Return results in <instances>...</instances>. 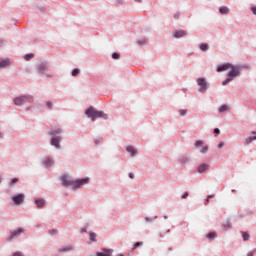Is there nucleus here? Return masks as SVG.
<instances>
[{
    "mask_svg": "<svg viewBox=\"0 0 256 256\" xmlns=\"http://www.w3.org/2000/svg\"><path fill=\"white\" fill-rule=\"evenodd\" d=\"M230 69L228 73V78L222 82V85H227L228 83H231L233 81V77H238V75L241 74V66H235L233 64H223L222 66L217 68L218 73H221L223 71H227Z\"/></svg>",
    "mask_w": 256,
    "mask_h": 256,
    "instance_id": "nucleus-1",
    "label": "nucleus"
},
{
    "mask_svg": "<svg viewBox=\"0 0 256 256\" xmlns=\"http://www.w3.org/2000/svg\"><path fill=\"white\" fill-rule=\"evenodd\" d=\"M61 181L64 187L72 186L75 191L80 187H83V185H87V183H89V178H83L79 180H69L67 176H62Z\"/></svg>",
    "mask_w": 256,
    "mask_h": 256,
    "instance_id": "nucleus-2",
    "label": "nucleus"
},
{
    "mask_svg": "<svg viewBox=\"0 0 256 256\" xmlns=\"http://www.w3.org/2000/svg\"><path fill=\"white\" fill-rule=\"evenodd\" d=\"M86 115L91 119V121H95L97 119H108L107 114H105L103 111L96 110L93 107H90L86 110Z\"/></svg>",
    "mask_w": 256,
    "mask_h": 256,
    "instance_id": "nucleus-3",
    "label": "nucleus"
},
{
    "mask_svg": "<svg viewBox=\"0 0 256 256\" xmlns=\"http://www.w3.org/2000/svg\"><path fill=\"white\" fill-rule=\"evenodd\" d=\"M25 103H33L32 96L25 95L14 98V105H18V107L25 105Z\"/></svg>",
    "mask_w": 256,
    "mask_h": 256,
    "instance_id": "nucleus-4",
    "label": "nucleus"
},
{
    "mask_svg": "<svg viewBox=\"0 0 256 256\" xmlns=\"http://www.w3.org/2000/svg\"><path fill=\"white\" fill-rule=\"evenodd\" d=\"M197 84L200 87V93H205V91H207V81H205V78H198Z\"/></svg>",
    "mask_w": 256,
    "mask_h": 256,
    "instance_id": "nucleus-5",
    "label": "nucleus"
},
{
    "mask_svg": "<svg viewBox=\"0 0 256 256\" xmlns=\"http://www.w3.org/2000/svg\"><path fill=\"white\" fill-rule=\"evenodd\" d=\"M12 201L15 205H21L25 201V194H17L12 196Z\"/></svg>",
    "mask_w": 256,
    "mask_h": 256,
    "instance_id": "nucleus-6",
    "label": "nucleus"
},
{
    "mask_svg": "<svg viewBox=\"0 0 256 256\" xmlns=\"http://www.w3.org/2000/svg\"><path fill=\"white\" fill-rule=\"evenodd\" d=\"M21 233H23L22 228H19L18 230L12 232L10 237L8 238V241H13V239H15V237H19V235H21Z\"/></svg>",
    "mask_w": 256,
    "mask_h": 256,
    "instance_id": "nucleus-7",
    "label": "nucleus"
},
{
    "mask_svg": "<svg viewBox=\"0 0 256 256\" xmlns=\"http://www.w3.org/2000/svg\"><path fill=\"white\" fill-rule=\"evenodd\" d=\"M175 39H181V37H185V35H187V33L185 32V30H176L173 33Z\"/></svg>",
    "mask_w": 256,
    "mask_h": 256,
    "instance_id": "nucleus-8",
    "label": "nucleus"
},
{
    "mask_svg": "<svg viewBox=\"0 0 256 256\" xmlns=\"http://www.w3.org/2000/svg\"><path fill=\"white\" fill-rule=\"evenodd\" d=\"M60 143H61V140H59V138L52 137L51 145H53V147H56V149H61Z\"/></svg>",
    "mask_w": 256,
    "mask_h": 256,
    "instance_id": "nucleus-9",
    "label": "nucleus"
},
{
    "mask_svg": "<svg viewBox=\"0 0 256 256\" xmlns=\"http://www.w3.org/2000/svg\"><path fill=\"white\" fill-rule=\"evenodd\" d=\"M38 71L40 75H45V71H47V64L41 63L38 65Z\"/></svg>",
    "mask_w": 256,
    "mask_h": 256,
    "instance_id": "nucleus-10",
    "label": "nucleus"
},
{
    "mask_svg": "<svg viewBox=\"0 0 256 256\" xmlns=\"http://www.w3.org/2000/svg\"><path fill=\"white\" fill-rule=\"evenodd\" d=\"M11 65V62L9 59H4L0 61V69H5L6 67H9Z\"/></svg>",
    "mask_w": 256,
    "mask_h": 256,
    "instance_id": "nucleus-11",
    "label": "nucleus"
},
{
    "mask_svg": "<svg viewBox=\"0 0 256 256\" xmlns=\"http://www.w3.org/2000/svg\"><path fill=\"white\" fill-rule=\"evenodd\" d=\"M207 169H209V165H207V164H201V165L198 167V172H200V173H205V171H207Z\"/></svg>",
    "mask_w": 256,
    "mask_h": 256,
    "instance_id": "nucleus-12",
    "label": "nucleus"
},
{
    "mask_svg": "<svg viewBox=\"0 0 256 256\" xmlns=\"http://www.w3.org/2000/svg\"><path fill=\"white\" fill-rule=\"evenodd\" d=\"M221 15H229V8L227 6H223L219 9Z\"/></svg>",
    "mask_w": 256,
    "mask_h": 256,
    "instance_id": "nucleus-13",
    "label": "nucleus"
},
{
    "mask_svg": "<svg viewBox=\"0 0 256 256\" xmlns=\"http://www.w3.org/2000/svg\"><path fill=\"white\" fill-rule=\"evenodd\" d=\"M127 151L128 153H131L132 157H135V154L137 153V151L135 150V148H133V146H128Z\"/></svg>",
    "mask_w": 256,
    "mask_h": 256,
    "instance_id": "nucleus-14",
    "label": "nucleus"
},
{
    "mask_svg": "<svg viewBox=\"0 0 256 256\" xmlns=\"http://www.w3.org/2000/svg\"><path fill=\"white\" fill-rule=\"evenodd\" d=\"M218 111H219V113H225V111H229V107L226 104H224V105L220 106Z\"/></svg>",
    "mask_w": 256,
    "mask_h": 256,
    "instance_id": "nucleus-15",
    "label": "nucleus"
},
{
    "mask_svg": "<svg viewBox=\"0 0 256 256\" xmlns=\"http://www.w3.org/2000/svg\"><path fill=\"white\" fill-rule=\"evenodd\" d=\"M200 49L201 51H209V44H205V43L201 44Z\"/></svg>",
    "mask_w": 256,
    "mask_h": 256,
    "instance_id": "nucleus-16",
    "label": "nucleus"
},
{
    "mask_svg": "<svg viewBox=\"0 0 256 256\" xmlns=\"http://www.w3.org/2000/svg\"><path fill=\"white\" fill-rule=\"evenodd\" d=\"M36 205L37 207H43V205H45V200L43 199L36 200Z\"/></svg>",
    "mask_w": 256,
    "mask_h": 256,
    "instance_id": "nucleus-17",
    "label": "nucleus"
},
{
    "mask_svg": "<svg viewBox=\"0 0 256 256\" xmlns=\"http://www.w3.org/2000/svg\"><path fill=\"white\" fill-rule=\"evenodd\" d=\"M57 133H61V129H56V130L50 131L49 135H51L52 137H55Z\"/></svg>",
    "mask_w": 256,
    "mask_h": 256,
    "instance_id": "nucleus-18",
    "label": "nucleus"
},
{
    "mask_svg": "<svg viewBox=\"0 0 256 256\" xmlns=\"http://www.w3.org/2000/svg\"><path fill=\"white\" fill-rule=\"evenodd\" d=\"M44 163L46 167H51L53 165V160L47 158Z\"/></svg>",
    "mask_w": 256,
    "mask_h": 256,
    "instance_id": "nucleus-19",
    "label": "nucleus"
},
{
    "mask_svg": "<svg viewBox=\"0 0 256 256\" xmlns=\"http://www.w3.org/2000/svg\"><path fill=\"white\" fill-rule=\"evenodd\" d=\"M90 240H91V241H97V234L94 233V232H91V233H90Z\"/></svg>",
    "mask_w": 256,
    "mask_h": 256,
    "instance_id": "nucleus-20",
    "label": "nucleus"
},
{
    "mask_svg": "<svg viewBox=\"0 0 256 256\" xmlns=\"http://www.w3.org/2000/svg\"><path fill=\"white\" fill-rule=\"evenodd\" d=\"M35 57V55H33V54H28V55H25L24 56V59L26 60V61H31V59H33Z\"/></svg>",
    "mask_w": 256,
    "mask_h": 256,
    "instance_id": "nucleus-21",
    "label": "nucleus"
},
{
    "mask_svg": "<svg viewBox=\"0 0 256 256\" xmlns=\"http://www.w3.org/2000/svg\"><path fill=\"white\" fill-rule=\"evenodd\" d=\"M15 183H19V179H18V178L12 179V180L9 182V185H10L11 187H13V185H15Z\"/></svg>",
    "mask_w": 256,
    "mask_h": 256,
    "instance_id": "nucleus-22",
    "label": "nucleus"
},
{
    "mask_svg": "<svg viewBox=\"0 0 256 256\" xmlns=\"http://www.w3.org/2000/svg\"><path fill=\"white\" fill-rule=\"evenodd\" d=\"M243 241H249V234L247 232L242 233Z\"/></svg>",
    "mask_w": 256,
    "mask_h": 256,
    "instance_id": "nucleus-23",
    "label": "nucleus"
},
{
    "mask_svg": "<svg viewBox=\"0 0 256 256\" xmlns=\"http://www.w3.org/2000/svg\"><path fill=\"white\" fill-rule=\"evenodd\" d=\"M252 141H254L253 137H248V138L245 139L244 145H249V143H251Z\"/></svg>",
    "mask_w": 256,
    "mask_h": 256,
    "instance_id": "nucleus-24",
    "label": "nucleus"
},
{
    "mask_svg": "<svg viewBox=\"0 0 256 256\" xmlns=\"http://www.w3.org/2000/svg\"><path fill=\"white\" fill-rule=\"evenodd\" d=\"M223 227H224V229H231V222L226 221V222L223 224Z\"/></svg>",
    "mask_w": 256,
    "mask_h": 256,
    "instance_id": "nucleus-25",
    "label": "nucleus"
},
{
    "mask_svg": "<svg viewBox=\"0 0 256 256\" xmlns=\"http://www.w3.org/2000/svg\"><path fill=\"white\" fill-rule=\"evenodd\" d=\"M79 73H81V71H80L79 69H74V70L72 71V76H73V77H77V75H79Z\"/></svg>",
    "mask_w": 256,
    "mask_h": 256,
    "instance_id": "nucleus-26",
    "label": "nucleus"
},
{
    "mask_svg": "<svg viewBox=\"0 0 256 256\" xmlns=\"http://www.w3.org/2000/svg\"><path fill=\"white\" fill-rule=\"evenodd\" d=\"M217 237V234H215V233H213V232H211V233H209L208 235H207V238L208 239H215Z\"/></svg>",
    "mask_w": 256,
    "mask_h": 256,
    "instance_id": "nucleus-27",
    "label": "nucleus"
},
{
    "mask_svg": "<svg viewBox=\"0 0 256 256\" xmlns=\"http://www.w3.org/2000/svg\"><path fill=\"white\" fill-rule=\"evenodd\" d=\"M141 246H143V242H136L134 244L133 251H135V249H137V247H141Z\"/></svg>",
    "mask_w": 256,
    "mask_h": 256,
    "instance_id": "nucleus-28",
    "label": "nucleus"
},
{
    "mask_svg": "<svg viewBox=\"0 0 256 256\" xmlns=\"http://www.w3.org/2000/svg\"><path fill=\"white\" fill-rule=\"evenodd\" d=\"M209 151V146H204L201 150L200 153H207Z\"/></svg>",
    "mask_w": 256,
    "mask_h": 256,
    "instance_id": "nucleus-29",
    "label": "nucleus"
},
{
    "mask_svg": "<svg viewBox=\"0 0 256 256\" xmlns=\"http://www.w3.org/2000/svg\"><path fill=\"white\" fill-rule=\"evenodd\" d=\"M121 55L119 53H113L112 59H120Z\"/></svg>",
    "mask_w": 256,
    "mask_h": 256,
    "instance_id": "nucleus-30",
    "label": "nucleus"
},
{
    "mask_svg": "<svg viewBox=\"0 0 256 256\" xmlns=\"http://www.w3.org/2000/svg\"><path fill=\"white\" fill-rule=\"evenodd\" d=\"M202 145H203V141H201V140H197L195 142V147H201Z\"/></svg>",
    "mask_w": 256,
    "mask_h": 256,
    "instance_id": "nucleus-31",
    "label": "nucleus"
},
{
    "mask_svg": "<svg viewBox=\"0 0 256 256\" xmlns=\"http://www.w3.org/2000/svg\"><path fill=\"white\" fill-rule=\"evenodd\" d=\"M179 114L185 116L187 115V110H179Z\"/></svg>",
    "mask_w": 256,
    "mask_h": 256,
    "instance_id": "nucleus-32",
    "label": "nucleus"
},
{
    "mask_svg": "<svg viewBox=\"0 0 256 256\" xmlns=\"http://www.w3.org/2000/svg\"><path fill=\"white\" fill-rule=\"evenodd\" d=\"M223 147H225V143L220 142V143L218 144V149H223Z\"/></svg>",
    "mask_w": 256,
    "mask_h": 256,
    "instance_id": "nucleus-33",
    "label": "nucleus"
},
{
    "mask_svg": "<svg viewBox=\"0 0 256 256\" xmlns=\"http://www.w3.org/2000/svg\"><path fill=\"white\" fill-rule=\"evenodd\" d=\"M187 197H189V192H185V193L182 195V199H187Z\"/></svg>",
    "mask_w": 256,
    "mask_h": 256,
    "instance_id": "nucleus-34",
    "label": "nucleus"
},
{
    "mask_svg": "<svg viewBox=\"0 0 256 256\" xmlns=\"http://www.w3.org/2000/svg\"><path fill=\"white\" fill-rule=\"evenodd\" d=\"M255 252H256V250H252L247 253V256H253V255H255Z\"/></svg>",
    "mask_w": 256,
    "mask_h": 256,
    "instance_id": "nucleus-35",
    "label": "nucleus"
},
{
    "mask_svg": "<svg viewBox=\"0 0 256 256\" xmlns=\"http://www.w3.org/2000/svg\"><path fill=\"white\" fill-rule=\"evenodd\" d=\"M47 107H48V109H53V103L52 102H48L47 103Z\"/></svg>",
    "mask_w": 256,
    "mask_h": 256,
    "instance_id": "nucleus-36",
    "label": "nucleus"
},
{
    "mask_svg": "<svg viewBox=\"0 0 256 256\" xmlns=\"http://www.w3.org/2000/svg\"><path fill=\"white\" fill-rule=\"evenodd\" d=\"M49 233L50 235H57V230H50Z\"/></svg>",
    "mask_w": 256,
    "mask_h": 256,
    "instance_id": "nucleus-37",
    "label": "nucleus"
},
{
    "mask_svg": "<svg viewBox=\"0 0 256 256\" xmlns=\"http://www.w3.org/2000/svg\"><path fill=\"white\" fill-rule=\"evenodd\" d=\"M251 11H252L253 15H256V6H253V7L251 8Z\"/></svg>",
    "mask_w": 256,
    "mask_h": 256,
    "instance_id": "nucleus-38",
    "label": "nucleus"
},
{
    "mask_svg": "<svg viewBox=\"0 0 256 256\" xmlns=\"http://www.w3.org/2000/svg\"><path fill=\"white\" fill-rule=\"evenodd\" d=\"M214 133H216V135H219V133H221V130H219V128H215Z\"/></svg>",
    "mask_w": 256,
    "mask_h": 256,
    "instance_id": "nucleus-39",
    "label": "nucleus"
},
{
    "mask_svg": "<svg viewBox=\"0 0 256 256\" xmlns=\"http://www.w3.org/2000/svg\"><path fill=\"white\" fill-rule=\"evenodd\" d=\"M252 135H253V136H252V139H253L254 141H256V131H253V132H252Z\"/></svg>",
    "mask_w": 256,
    "mask_h": 256,
    "instance_id": "nucleus-40",
    "label": "nucleus"
},
{
    "mask_svg": "<svg viewBox=\"0 0 256 256\" xmlns=\"http://www.w3.org/2000/svg\"><path fill=\"white\" fill-rule=\"evenodd\" d=\"M179 17H181V14H180V13H176V14L174 15V19H179Z\"/></svg>",
    "mask_w": 256,
    "mask_h": 256,
    "instance_id": "nucleus-41",
    "label": "nucleus"
},
{
    "mask_svg": "<svg viewBox=\"0 0 256 256\" xmlns=\"http://www.w3.org/2000/svg\"><path fill=\"white\" fill-rule=\"evenodd\" d=\"M13 256H23V253H21V252H15Z\"/></svg>",
    "mask_w": 256,
    "mask_h": 256,
    "instance_id": "nucleus-42",
    "label": "nucleus"
},
{
    "mask_svg": "<svg viewBox=\"0 0 256 256\" xmlns=\"http://www.w3.org/2000/svg\"><path fill=\"white\" fill-rule=\"evenodd\" d=\"M129 177H130V179H135V174L129 173Z\"/></svg>",
    "mask_w": 256,
    "mask_h": 256,
    "instance_id": "nucleus-43",
    "label": "nucleus"
},
{
    "mask_svg": "<svg viewBox=\"0 0 256 256\" xmlns=\"http://www.w3.org/2000/svg\"><path fill=\"white\" fill-rule=\"evenodd\" d=\"M209 199H213V195L208 196V198L206 199L207 203H209Z\"/></svg>",
    "mask_w": 256,
    "mask_h": 256,
    "instance_id": "nucleus-44",
    "label": "nucleus"
},
{
    "mask_svg": "<svg viewBox=\"0 0 256 256\" xmlns=\"http://www.w3.org/2000/svg\"><path fill=\"white\" fill-rule=\"evenodd\" d=\"M81 233H87V230H82Z\"/></svg>",
    "mask_w": 256,
    "mask_h": 256,
    "instance_id": "nucleus-45",
    "label": "nucleus"
},
{
    "mask_svg": "<svg viewBox=\"0 0 256 256\" xmlns=\"http://www.w3.org/2000/svg\"><path fill=\"white\" fill-rule=\"evenodd\" d=\"M67 251V249H60V252Z\"/></svg>",
    "mask_w": 256,
    "mask_h": 256,
    "instance_id": "nucleus-46",
    "label": "nucleus"
},
{
    "mask_svg": "<svg viewBox=\"0 0 256 256\" xmlns=\"http://www.w3.org/2000/svg\"><path fill=\"white\" fill-rule=\"evenodd\" d=\"M160 237H164V235H163V234H161V235H160Z\"/></svg>",
    "mask_w": 256,
    "mask_h": 256,
    "instance_id": "nucleus-47",
    "label": "nucleus"
}]
</instances>
